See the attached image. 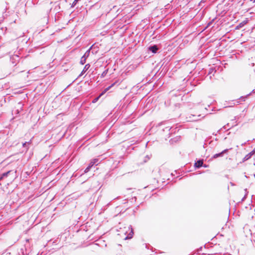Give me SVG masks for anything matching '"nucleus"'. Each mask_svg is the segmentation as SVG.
I'll return each mask as SVG.
<instances>
[{
  "instance_id": "nucleus-36",
  "label": "nucleus",
  "mask_w": 255,
  "mask_h": 255,
  "mask_svg": "<svg viewBox=\"0 0 255 255\" xmlns=\"http://www.w3.org/2000/svg\"><path fill=\"white\" fill-rule=\"evenodd\" d=\"M13 23H15V22H16V19L14 20L13 21Z\"/></svg>"
},
{
  "instance_id": "nucleus-40",
  "label": "nucleus",
  "mask_w": 255,
  "mask_h": 255,
  "mask_svg": "<svg viewBox=\"0 0 255 255\" xmlns=\"http://www.w3.org/2000/svg\"><path fill=\"white\" fill-rule=\"evenodd\" d=\"M245 177L248 178V176L247 175H245Z\"/></svg>"
},
{
  "instance_id": "nucleus-3",
  "label": "nucleus",
  "mask_w": 255,
  "mask_h": 255,
  "mask_svg": "<svg viewBox=\"0 0 255 255\" xmlns=\"http://www.w3.org/2000/svg\"><path fill=\"white\" fill-rule=\"evenodd\" d=\"M16 171L15 170H8L6 172H5L4 173H2V174H0V180H2L3 178L7 177L10 174H13V176H16Z\"/></svg>"
},
{
  "instance_id": "nucleus-42",
  "label": "nucleus",
  "mask_w": 255,
  "mask_h": 255,
  "mask_svg": "<svg viewBox=\"0 0 255 255\" xmlns=\"http://www.w3.org/2000/svg\"><path fill=\"white\" fill-rule=\"evenodd\" d=\"M202 1H204V0H202L201 2H202Z\"/></svg>"
},
{
  "instance_id": "nucleus-34",
  "label": "nucleus",
  "mask_w": 255,
  "mask_h": 255,
  "mask_svg": "<svg viewBox=\"0 0 255 255\" xmlns=\"http://www.w3.org/2000/svg\"><path fill=\"white\" fill-rule=\"evenodd\" d=\"M27 144V142H25L23 144V146H24Z\"/></svg>"
},
{
  "instance_id": "nucleus-33",
  "label": "nucleus",
  "mask_w": 255,
  "mask_h": 255,
  "mask_svg": "<svg viewBox=\"0 0 255 255\" xmlns=\"http://www.w3.org/2000/svg\"><path fill=\"white\" fill-rule=\"evenodd\" d=\"M97 52V51H95V52H94V51H92V53L94 54L95 53H96Z\"/></svg>"
},
{
  "instance_id": "nucleus-11",
  "label": "nucleus",
  "mask_w": 255,
  "mask_h": 255,
  "mask_svg": "<svg viewBox=\"0 0 255 255\" xmlns=\"http://www.w3.org/2000/svg\"><path fill=\"white\" fill-rule=\"evenodd\" d=\"M253 155V153L252 152L249 153L248 154H247L243 159L242 161L240 162L241 163H243L247 160H249L251 158V157Z\"/></svg>"
},
{
  "instance_id": "nucleus-19",
  "label": "nucleus",
  "mask_w": 255,
  "mask_h": 255,
  "mask_svg": "<svg viewBox=\"0 0 255 255\" xmlns=\"http://www.w3.org/2000/svg\"><path fill=\"white\" fill-rule=\"evenodd\" d=\"M215 19H216V18H214L212 19V20L211 21L209 22L208 23L207 25L206 26V28L211 26Z\"/></svg>"
},
{
  "instance_id": "nucleus-28",
  "label": "nucleus",
  "mask_w": 255,
  "mask_h": 255,
  "mask_svg": "<svg viewBox=\"0 0 255 255\" xmlns=\"http://www.w3.org/2000/svg\"><path fill=\"white\" fill-rule=\"evenodd\" d=\"M251 152H252L253 155L255 154V148L252 151H251Z\"/></svg>"
},
{
  "instance_id": "nucleus-39",
  "label": "nucleus",
  "mask_w": 255,
  "mask_h": 255,
  "mask_svg": "<svg viewBox=\"0 0 255 255\" xmlns=\"http://www.w3.org/2000/svg\"><path fill=\"white\" fill-rule=\"evenodd\" d=\"M218 140V139L217 138H215V140H216V141H217Z\"/></svg>"
},
{
  "instance_id": "nucleus-38",
  "label": "nucleus",
  "mask_w": 255,
  "mask_h": 255,
  "mask_svg": "<svg viewBox=\"0 0 255 255\" xmlns=\"http://www.w3.org/2000/svg\"><path fill=\"white\" fill-rule=\"evenodd\" d=\"M213 135H217V133H213Z\"/></svg>"
},
{
  "instance_id": "nucleus-24",
  "label": "nucleus",
  "mask_w": 255,
  "mask_h": 255,
  "mask_svg": "<svg viewBox=\"0 0 255 255\" xmlns=\"http://www.w3.org/2000/svg\"><path fill=\"white\" fill-rule=\"evenodd\" d=\"M93 48H95V44H93L88 50H89L90 52L91 50Z\"/></svg>"
},
{
  "instance_id": "nucleus-9",
  "label": "nucleus",
  "mask_w": 255,
  "mask_h": 255,
  "mask_svg": "<svg viewBox=\"0 0 255 255\" xmlns=\"http://www.w3.org/2000/svg\"><path fill=\"white\" fill-rule=\"evenodd\" d=\"M199 117H202L201 115H199L197 116L195 115H191L189 118L190 121H196L200 119Z\"/></svg>"
},
{
  "instance_id": "nucleus-14",
  "label": "nucleus",
  "mask_w": 255,
  "mask_h": 255,
  "mask_svg": "<svg viewBox=\"0 0 255 255\" xmlns=\"http://www.w3.org/2000/svg\"><path fill=\"white\" fill-rule=\"evenodd\" d=\"M247 22V21L246 20H244L243 21H242V22H241L240 23H239L237 26H236V29H240L241 28L243 27Z\"/></svg>"
},
{
  "instance_id": "nucleus-16",
  "label": "nucleus",
  "mask_w": 255,
  "mask_h": 255,
  "mask_svg": "<svg viewBox=\"0 0 255 255\" xmlns=\"http://www.w3.org/2000/svg\"><path fill=\"white\" fill-rule=\"evenodd\" d=\"M90 54L89 50H87L82 56L87 59L89 57Z\"/></svg>"
},
{
  "instance_id": "nucleus-21",
  "label": "nucleus",
  "mask_w": 255,
  "mask_h": 255,
  "mask_svg": "<svg viewBox=\"0 0 255 255\" xmlns=\"http://www.w3.org/2000/svg\"><path fill=\"white\" fill-rule=\"evenodd\" d=\"M92 161H93V163H94L95 165H98V162L99 161V159H97V158H95Z\"/></svg>"
},
{
  "instance_id": "nucleus-27",
  "label": "nucleus",
  "mask_w": 255,
  "mask_h": 255,
  "mask_svg": "<svg viewBox=\"0 0 255 255\" xmlns=\"http://www.w3.org/2000/svg\"><path fill=\"white\" fill-rule=\"evenodd\" d=\"M246 98V97H245L242 96L240 97V99H241L243 101H245Z\"/></svg>"
},
{
  "instance_id": "nucleus-41",
  "label": "nucleus",
  "mask_w": 255,
  "mask_h": 255,
  "mask_svg": "<svg viewBox=\"0 0 255 255\" xmlns=\"http://www.w3.org/2000/svg\"><path fill=\"white\" fill-rule=\"evenodd\" d=\"M118 198H119V197H117L116 198V199H118ZM115 199H116V198H115Z\"/></svg>"
},
{
  "instance_id": "nucleus-5",
  "label": "nucleus",
  "mask_w": 255,
  "mask_h": 255,
  "mask_svg": "<svg viewBox=\"0 0 255 255\" xmlns=\"http://www.w3.org/2000/svg\"><path fill=\"white\" fill-rule=\"evenodd\" d=\"M228 150H229V149H225L223 150L222 151H221V152L216 153L212 157V158L215 159V158H217L218 157H223L224 155V154L227 153Z\"/></svg>"
},
{
  "instance_id": "nucleus-30",
  "label": "nucleus",
  "mask_w": 255,
  "mask_h": 255,
  "mask_svg": "<svg viewBox=\"0 0 255 255\" xmlns=\"http://www.w3.org/2000/svg\"><path fill=\"white\" fill-rule=\"evenodd\" d=\"M230 184H231V186H235V184L234 183L232 182H230Z\"/></svg>"
},
{
  "instance_id": "nucleus-10",
  "label": "nucleus",
  "mask_w": 255,
  "mask_h": 255,
  "mask_svg": "<svg viewBox=\"0 0 255 255\" xmlns=\"http://www.w3.org/2000/svg\"><path fill=\"white\" fill-rule=\"evenodd\" d=\"M90 66L91 65L89 63L86 64L83 70L79 75V77L83 75L86 72V71L90 68Z\"/></svg>"
},
{
  "instance_id": "nucleus-29",
  "label": "nucleus",
  "mask_w": 255,
  "mask_h": 255,
  "mask_svg": "<svg viewBox=\"0 0 255 255\" xmlns=\"http://www.w3.org/2000/svg\"><path fill=\"white\" fill-rule=\"evenodd\" d=\"M202 167H204L205 168H207L208 167V165H206V164H203V166H202Z\"/></svg>"
},
{
  "instance_id": "nucleus-18",
  "label": "nucleus",
  "mask_w": 255,
  "mask_h": 255,
  "mask_svg": "<svg viewBox=\"0 0 255 255\" xmlns=\"http://www.w3.org/2000/svg\"><path fill=\"white\" fill-rule=\"evenodd\" d=\"M86 60L87 59L86 58H85L83 56H82V57L81 58L80 61V64L84 65V64H85L86 62Z\"/></svg>"
},
{
  "instance_id": "nucleus-8",
  "label": "nucleus",
  "mask_w": 255,
  "mask_h": 255,
  "mask_svg": "<svg viewBox=\"0 0 255 255\" xmlns=\"http://www.w3.org/2000/svg\"><path fill=\"white\" fill-rule=\"evenodd\" d=\"M216 72V70L215 67H211L209 68L208 75L209 76V78L211 79L212 78V76H214V74Z\"/></svg>"
},
{
  "instance_id": "nucleus-2",
  "label": "nucleus",
  "mask_w": 255,
  "mask_h": 255,
  "mask_svg": "<svg viewBox=\"0 0 255 255\" xmlns=\"http://www.w3.org/2000/svg\"><path fill=\"white\" fill-rule=\"evenodd\" d=\"M159 50V47L157 45L151 44L147 47V51L149 52H151L153 54L157 53L158 50Z\"/></svg>"
},
{
  "instance_id": "nucleus-37",
  "label": "nucleus",
  "mask_w": 255,
  "mask_h": 255,
  "mask_svg": "<svg viewBox=\"0 0 255 255\" xmlns=\"http://www.w3.org/2000/svg\"><path fill=\"white\" fill-rule=\"evenodd\" d=\"M226 126V127H229V124H227Z\"/></svg>"
},
{
  "instance_id": "nucleus-13",
  "label": "nucleus",
  "mask_w": 255,
  "mask_h": 255,
  "mask_svg": "<svg viewBox=\"0 0 255 255\" xmlns=\"http://www.w3.org/2000/svg\"><path fill=\"white\" fill-rule=\"evenodd\" d=\"M212 142H213V141H209V139L205 140V142L204 143V144L203 145V147L205 148L208 144H211L212 146H216L217 145L216 143L214 144V143H212Z\"/></svg>"
},
{
  "instance_id": "nucleus-1",
  "label": "nucleus",
  "mask_w": 255,
  "mask_h": 255,
  "mask_svg": "<svg viewBox=\"0 0 255 255\" xmlns=\"http://www.w3.org/2000/svg\"><path fill=\"white\" fill-rule=\"evenodd\" d=\"M115 85V83L112 84L111 86L106 88L98 96L94 98L92 100V103H96L100 98L101 96H102L106 92H107L108 90L110 89V88L113 87Z\"/></svg>"
},
{
  "instance_id": "nucleus-7",
  "label": "nucleus",
  "mask_w": 255,
  "mask_h": 255,
  "mask_svg": "<svg viewBox=\"0 0 255 255\" xmlns=\"http://www.w3.org/2000/svg\"><path fill=\"white\" fill-rule=\"evenodd\" d=\"M128 229L130 230V232L125 238V240L131 239L133 237V235L134 234L133 229L132 228V226L131 225L129 226Z\"/></svg>"
},
{
  "instance_id": "nucleus-12",
  "label": "nucleus",
  "mask_w": 255,
  "mask_h": 255,
  "mask_svg": "<svg viewBox=\"0 0 255 255\" xmlns=\"http://www.w3.org/2000/svg\"><path fill=\"white\" fill-rule=\"evenodd\" d=\"M171 129V128L169 126H168V127H166L165 128H164L163 129H162V131L163 132H168V135H169L168 136V137H170V133L171 132H170V130Z\"/></svg>"
},
{
  "instance_id": "nucleus-23",
  "label": "nucleus",
  "mask_w": 255,
  "mask_h": 255,
  "mask_svg": "<svg viewBox=\"0 0 255 255\" xmlns=\"http://www.w3.org/2000/svg\"><path fill=\"white\" fill-rule=\"evenodd\" d=\"M91 169V165L88 166L87 168L84 170V173H87L89 171L90 169Z\"/></svg>"
},
{
  "instance_id": "nucleus-20",
  "label": "nucleus",
  "mask_w": 255,
  "mask_h": 255,
  "mask_svg": "<svg viewBox=\"0 0 255 255\" xmlns=\"http://www.w3.org/2000/svg\"><path fill=\"white\" fill-rule=\"evenodd\" d=\"M80 0H74L71 5V7H74Z\"/></svg>"
},
{
  "instance_id": "nucleus-15",
  "label": "nucleus",
  "mask_w": 255,
  "mask_h": 255,
  "mask_svg": "<svg viewBox=\"0 0 255 255\" xmlns=\"http://www.w3.org/2000/svg\"><path fill=\"white\" fill-rule=\"evenodd\" d=\"M26 250L25 247L20 249V251L18 252L19 255H25L26 253H24V251Z\"/></svg>"
},
{
  "instance_id": "nucleus-35",
  "label": "nucleus",
  "mask_w": 255,
  "mask_h": 255,
  "mask_svg": "<svg viewBox=\"0 0 255 255\" xmlns=\"http://www.w3.org/2000/svg\"><path fill=\"white\" fill-rule=\"evenodd\" d=\"M250 1H253L254 2H255V0H250Z\"/></svg>"
},
{
  "instance_id": "nucleus-25",
  "label": "nucleus",
  "mask_w": 255,
  "mask_h": 255,
  "mask_svg": "<svg viewBox=\"0 0 255 255\" xmlns=\"http://www.w3.org/2000/svg\"><path fill=\"white\" fill-rule=\"evenodd\" d=\"M223 128H224V129H226V128H227V127H226V126H223L222 128H221V129H220L219 130H218L217 132H218V133H220V131H221Z\"/></svg>"
},
{
  "instance_id": "nucleus-32",
  "label": "nucleus",
  "mask_w": 255,
  "mask_h": 255,
  "mask_svg": "<svg viewBox=\"0 0 255 255\" xmlns=\"http://www.w3.org/2000/svg\"><path fill=\"white\" fill-rule=\"evenodd\" d=\"M246 144V142H244V143H243L242 144V146H243V145H245Z\"/></svg>"
},
{
  "instance_id": "nucleus-4",
  "label": "nucleus",
  "mask_w": 255,
  "mask_h": 255,
  "mask_svg": "<svg viewBox=\"0 0 255 255\" xmlns=\"http://www.w3.org/2000/svg\"><path fill=\"white\" fill-rule=\"evenodd\" d=\"M19 57L17 54H14L10 58V62L12 64H14L15 65H16V63L19 61Z\"/></svg>"
},
{
  "instance_id": "nucleus-6",
  "label": "nucleus",
  "mask_w": 255,
  "mask_h": 255,
  "mask_svg": "<svg viewBox=\"0 0 255 255\" xmlns=\"http://www.w3.org/2000/svg\"><path fill=\"white\" fill-rule=\"evenodd\" d=\"M203 166V159H200L195 161L194 166L196 169H199Z\"/></svg>"
},
{
  "instance_id": "nucleus-17",
  "label": "nucleus",
  "mask_w": 255,
  "mask_h": 255,
  "mask_svg": "<svg viewBox=\"0 0 255 255\" xmlns=\"http://www.w3.org/2000/svg\"><path fill=\"white\" fill-rule=\"evenodd\" d=\"M108 71H109V69L107 68L105 70H104L103 73H102L101 75V78H104L105 77L106 75L107 74L108 72Z\"/></svg>"
},
{
  "instance_id": "nucleus-26",
  "label": "nucleus",
  "mask_w": 255,
  "mask_h": 255,
  "mask_svg": "<svg viewBox=\"0 0 255 255\" xmlns=\"http://www.w3.org/2000/svg\"><path fill=\"white\" fill-rule=\"evenodd\" d=\"M94 165H95L94 163H93V161H91L88 166H90L91 165V168Z\"/></svg>"
},
{
  "instance_id": "nucleus-22",
  "label": "nucleus",
  "mask_w": 255,
  "mask_h": 255,
  "mask_svg": "<svg viewBox=\"0 0 255 255\" xmlns=\"http://www.w3.org/2000/svg\"><path fill=\"white\" fill-rule=\"evenodd\" d=\"M248 194V192L246 193V194H245L244 196L243 197V198L241 200V202H242L246 200V199L247 198Z\"/></svg>"
},
{
  "instance_id": "nucleus-31",
  "label": "nucleus",
  "mask_w": 255,
  "mask_h": 255,
  "mask_svg": "<svg viewBox=\"0 0 255 255\" xmlns=\"http://www.w3.org/2000/svg\"><path fill=\"white\" fill-rule=\"evenodd\" d=\"M244 190H245V193H247V192H248V193H249V192L248 191V190H247V188H246V189H245Z\"/></svg>"
}]
</instances>
